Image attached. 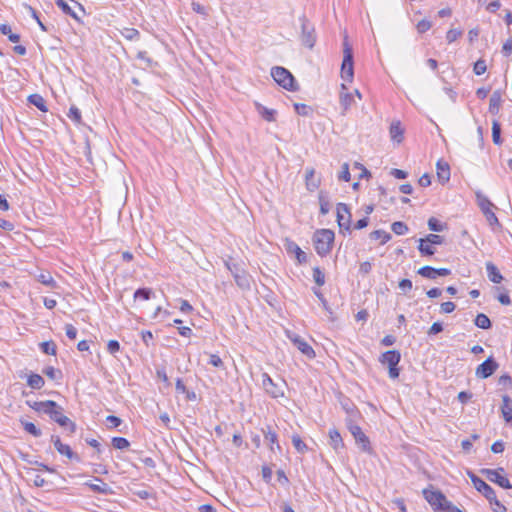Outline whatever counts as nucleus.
I'll return each mask as SVG.
<instances>
[{
  "label": "nucleus",
  "instance_id": "obj_22",
  "mask_svg": "<svg viewBox=\"0 0 512 512\" xmlns=\"http://www.w3.org/2000/svg\"><path fill=\"white\" fill-rule=\"evenodd\" d=\"M305 182L307 189L311 192L315 191L320 186V179L315 178L314 168H306Z\"/></svg>",
  "mask_w": 512,
  "mask_h": 512
},
{
  "label": "nucleus",
  "instance_id": "obj_17",
  "mask_svg": "<svg viewBox=\"0 0 512 512\" xmlns=\"http://www.w3.org/2000/svg\"><path fill=\"white\" fill-rule=\"evenodd\" d=\"M423 495L425 500L435 509L440 504V501L444 500V494L439 490L424 489Z\"/></svg>",
  "mask_w": 512,
  "mask_h": 512
},
{
  "label": "nucleus",
  "instance_id": "obj_52",
  "mask_svg": "<svg viewBox=\"0 0 512 512\" xmlns=\"http://www.w3.org/2000/svg\"><path fill=\"white\" fill-rule=\"evenodd\" d=\"M487 65L484 59H478L474 63L473 71L476 75H482L486 72Z\"/></svg>",
  "mask_w": 512,
  "mask_h": 512
},
{
  "label": "nucleus",
  "instance_id": "obj_27",
  "mask_svg": "<svg viewBox=\"0 0 512 512\" xmlns=\"http://www.w3.org/2000/svg\"><path fill=\"white\" fill-rule=\"evenodd\" d=\"M255 107H256V110L257 112L261 115V117L268 121V122H273L275 121V116L277 114L276 110L274 109H269L265 106H263L262 104L260 103H256L255 104Z\"/></svg>",
  "mask_w": 512,
  "mask_h": 512
},
{
  "label": "nucleus",
  "instance_id": "obj_61",
  "mask_svg": "<svg viewBox=\"0 0 512 512\" xmlns=\"http://www.w3.org/2000/svg\"><path fill=\"white\" fill-rule=\"evenodd\" d=\"M483 214L485 215L490 226L500 225L497 216L495 215V213L492 210L485 211V213H483Z\"/></svg>",
  "mask_w": 512,
  "mask_h": 512
},
{
  "label": "nucleus",
  "instance_id": "obj_14",
  "mask_svg": "<svg viewBox=\"0 0 512 512\" xmlns=\"http://www.w3.org/2000/svg\"><path fill=\"white\" fill-rule=\"evenodd\" d=\"M51 441L53 442L54 444V447L55 449L61 454V455H64L66 456L67 458L71 459V460H76V461H79L80 458L79 456L74 453L72 451V449L70 448L69 445L67 444H64L61 442L60 440V437L57 436V435H52L51 436Z\"/></svg>",
  "mask_w": 512,
  "mask_h": 512
},
{
  "label": "nucleus",
  "instance_id": "obj_64",
  "mask_svg": "<svg viewBox=\"0 0 512 512\" xmlns=\"http://www.w3.org/2000/svg\"><path fill=\"white\" fill-rule=\"evenodd\" d=\"M440 308H441L442 313L449 314L455 310L456 305L451 301H447V302H443L441 304Z\"/></svg>",
  "mask_w": 512,
  "mask_h": 512
},
{
  "label": "nucleus",
  "instance_id": "obj_32",
  "mask_svg": "<svg viewBox=\"0 0 512 512\" xmlns=\"http://www.w3.org/2000/svg\"><path fill=\"white\" fill-rule=\"evenodd\" d=\"M329 437L330 444L334 448V450L338 451L340 448H343L344 443L340 433L337 430H330Z\"/></svg>",
  "mask_w": 512,
  "mask_h": 512
},
{
  "label": "nucleus",
  "instance_id": "obj_1",
  "mask_svg": "<svg viewBox=\"0 0 512 512\" xmlns=\"http://www.w3.org/2000/svg\"><path fill=\"white\" fill-rule=\"evenodd\" d=\"M27 405L39 413L49 415V417L63 428L69 429L73 434L76 431V424L63 414V408L53 400L46 401H27Z\"/></svg>",
  "mask_w": 512,
  "mask_h": 512
},
{
  "label": "nucleus",
  "instance_id": "obj_23",
  "mask_svg": "<svg viewBox=\"0 0 512 512\" xmlns=\"http://www.w3.org/2000/svg\"><path fill=\"white\" fill-rule=\"evenodd\" d=\"M502 102V93L500 90H496L492 93L489 101V112L492 115H496L499 112Z\"/></svg>",
  "mask_w": 512,
  "mask_h": 512
},
{
  "label": "nucleus",
  "instance_id": "obj_60",
  "mask_svg": "<svg viewBox=\"0 0 512 512\" xmlns=\"http://www.w3.org/2000/svg\"><path fill=\"white\" fill-rule=\"evenodd\" d=\"M208 363L214 367L222 368L223 361L217 354H210Z\"/></svg>",
  "mask_w": 512,
  "mask_h": 512
},
{
  "label": "nucleus",
  "instance_id": "obj_5",
  "mask_svg": "<svg viewBox=\"0 0 512 512\" xmlns=\"http://www.w3.org/2000/svg\"><path fill=\"white\" fill-rule=\"evenodd\" d=\"M401 360V354L398 350H389L384 352L379 361L388 366V373L391 379L399 377L400 369L397 367Z\"/></svg>",
  "mask_w": 512,
  "mask_h": 512
},
{
  "label": "nucleus",
  "instance_id": "obj_7",
  "mask_svg": "<svg viewBox=\"0 0 512 512\" xmlns=\"http://www.w3.org/2000/svg\"><path fill=\"white\" fill-rule=\"evenodd\" d=\"M301 42L308 48H313L316 42L315 28L305 16L300 18Z\"/></svg>",
  "mask_w": 512,
  "mask_h": 512
},
{
  "label": "nucleus",
  "instance_id": "obj_62",
  "mask_svg": "<svg viewBox=\"0 0 512 512\" xmlns=\"http://www.w3.org/2000/svg\"><path fill=\"white\" fill-rule=\"evenodd\" d=\"M107 350L110 354L115 355L120 350V343L117 340H110L107 344Z\"/></svg>",
  "mask_w": 512,
  "mask_h": 512
},
{
  "label": "nucleus",
  "instance_id": "obj_40",
  "mask_svg": "<svg viewBox=\"0 0 512 512\" xmlns=\"http://www.w3.org/2000/svg\"><path fill=\"white\" fill-rule=\"evenodd\" d=\"M428 227L431 231L442 232L444 229L447 228V225L445 223H442L435 217H430L428 219Z\"/></svg>",
  "mask_w": 512,
  "mask_h": 512
},
{
  "label": "nucleus",
  "instance_id": "obj_11",
  "mask_svg": "<svg viewBox=\"0 0 512 512\" xmlns=\"http://www.w3.org/2000/svg\"><path fill=\"white\" fill-rule=\"evenodd\" d=\"M288 338L306 357L309 359H313L315 357L314 349L302 337L289 333Z\"/></svg>",
  "mask_w": 512,
  "mask_h": 512
},
{
  "label": "nucleus",
  "instance_id": "obj_45",
  "mask_svg": "<svg viewBox=\"0 0 512 512\" xmlns=\"http://www.w3.org/2000/svg\"><path fill=\"white\" fill-rule=\"evenodd\" d=\"M22 426L24 428V430L33 435L34 437H40L42 432L39 428L36 427V425L32 422H28V421H22Z\"/></svg>",
  "mask_w": 512,
  "mask_h": 512
},
{
  "label": "nucleus",
  "instance_id": "obj_28",
  "mask_svg": "<svg viewBox=\"0 0 512 512\" xmlns=\"http://www.w3.org/2000/svg\"><path fill=\"white\" fill-rule=\"evenodd\" d=\"M318 200L320 205V213L326 215L331 209L329 195L326 191L321 190L318 194Z\"/></svg>",
  "mask_w": 512,
  "mask_h": 512
},
{
  "label": "nucleus",
  "instance_id": "obj_3",
  "mask_svg": "<svg viewBox=\"0 0 512 512\" xmlns=\"http://www.w3.org/2000/svg\"><path fill=\"white\" fill-rule=\"evenodd\" d=\"M271 76L279 86L288 91H297L299 89V86L292 73L284 67H273L271 69Z\"/></svg>",
  "mask_w": 512,
  "mask_h": 512
},
{
  "label": "nucleus",
  "instance_id": "obj_35",
  "mask_svg": "<svg viewBox=\"0 0 512 512\" xmlns=\"http://www.w3.org/2000/svg\"><path fill=\"white\" fill-rule=\"evenodd\" d=\"M417 273L421 275L422 277H425L427 279L434 280L437 276V268H434L432 266H423L420 269H418Z\"/></svg>",
  "mask_w": 512,
  "mask_h": 512
},
{
  "label": "nucleus",
  "instance_id": "obj_37",
  "mask_svg": "<svg viewBox=\"0 0 512 512\" xmlns=\"http://www.w3.org/2000/svg\"><path fill=\"white\" fill-rule=\"evenodd\" d=\"M474 324L481 329H489L492 325L490 319L484 313H479L476 316Z\"/></svg>",
  "mask_w": 512,
  "mask_h": 512
},
{
  "label": "nucleus",
  "instance_id": "obj_34",
  "mask_svg": "<svg viewBox=\"0 0 512 512\" xmlns=\"http://www.w3.org/2000/svg\"><path fill=\"white\" fill-rule=\"evenodd\" d=\"M476 198L478 205L483 213H485V211L492 210L493 204L485 195H483L481 192H477Z\"/></svg>",
  "mask_w": 512,
  "mask_h": 512
},
{
  "label": "nucleus",
  "instance_id": "obj_24",
  "mask_svg": "<svg viewBox=\"0 0 512 512\" xmlns=\"http://www.w3.org/2000/svg\"><path fill=\"white\" fill-rule=\"evenodd\" d=\"M486 271H487V276L491 282H493L495 284H499L502 282L503 276L500 273V271L498 270V268L492 262L486 263Z\"/></svg>",
  "mask_w": 512,
  "mask_h": 512
},
{
  "label": "nucleus",
  "instance_id": "obj_25",
  "mask_svg": "<svg viewBox=\"0 0 512 512\" xmlns=\"http://www.w3.org/2000/svg\"><path fill=\"white\" fill-rule=\"evenodd\" d=\"M96 481L100 482V484H93V483H86V485L95 493H100L103 495H110L112 494L111 487L103 482L100 478H95Z\"/></svg>",
  "mask_w": 512,
  "mask_h": 512
},
{
  "label": "nucleus",
  "instance_id": "obj_4",
  "mask_svg": "<svg viewBox=\"0 0 512 512\" xmlns=\"http://www.w3.org/2000/svg\"><path fill=\"white\" fill-rule=\"evenodd\" d=\"M354 76L353 50L348 42V37L343 41V61L341 65V77L344 81L352 82Z\"/></svg>",
  "mask_w": 512,
  "mask_h": 512
},
{
  "label": "nucleus",
  "instance_id": "obj_63",
  "mask_svg": "<svg viewBox=\"0 0 512 512\" xmlns=\"http://www.w3.org/2000/svg\"><path fill=\"white\" fill-rule=\"evenodd\" d=\"M498 384L503 387H506V388H511V386H512L511 376L508 374H504V375L500 376L498 379Z\"/></svg>",
  "mask_w": 512,
  "mask_h": 512
},
{
  "label": "nucleus",
  "instance_id": "obj_12",
  "mask_svg": "<svg viewBox=\"0 0 512 512\" xmlns=\"http://www.w3.org/2000/svg\"><path fill=\"white\" fill-rule=\"evenodd\" d=\"M497 368L498 363L493 357H489L477 367L476 376L483 379L488 378L497 370Z\"/></svg>",
  "mask_w": 512,
  "mask_h": 512
},
{
  "label": "nucleus",
  "instance_id": "obj_33",
  "mask_svg": "<svg viewBox=\"0 0 512 512\" xmlns=\"http://www.w3.org/2000/svg\"><path fill=\"white\" fill-rule=\"evenodd\" d=\"M29 103L36 106L40 111L46 112L47 106L44 98L39 94H32L28 97Z\"/></svg>",
  "mask_w": 512,
  "mask_h": 512
},
{
  "label": "nucleus",
  "instance_id": "obj_56",
  "mask_svg": "<svg viewBox=\"0 0 512 512\" xmlns=\"http://www.w3.org/2000/svg\"><path fill=\"white\" fill-rule=\"evenodd\" d=\"M428 243L432 245H441L444 242L443 236H440L438 234H429L424 238Z\"/></svg>",
  "mask_w": 512,
  "mask_h": 512
},
{
  "label": "nucleus",
  "instance_id": "obj_10",
  "mask_svg": "<svg viewBox=\"0 0 512 512\" xmlns=\"http://www.w3.org/2000/svg\"><path fill=\"white\" fill-rule=\"evenodd\" d=\"M262 387L272 398H279L284 395L282 388L274 383L273 379L267 373L262 374Z\"/></svg>",
  "mask_w": 512,
  "mask_h": 512
},
{
  "label": "nucleus",
  "instance_id": "obj_49",
  "mask_svg": "<svg viewBox=\"0 0 512 512\" xmlns=\"http://www.w3.org/2000/svg\"><path fill=\"white\" fill-rule=\"evenodd\" d=\"M38 281L41 282L42 284L48 286V287H55L56 286V282L55 280L53 279V277L51 276L50 273H41L39 276H38Z\"/></svg>",
  "mask_w": 512,
  "mask_h": 512
},
{
  "label": "nucleus",
  "instance_id": "obj_42",
  "mask_svg": "<svg viewBox=\"0 0 512 512\" xmlns=\"http://www.w3.org/2000/svg\"><path fill=\"white\" fill-rule=\"evenodd\" d=\"M492 140L496 145H500L502 143L501 126L500 123L496 120H494L492 123Z\"/></svg>",
  "mask_w": 512,
  "mask_h": 512
},
{
  "label": "nucleus",
  "instance_id": "obj_43",
  "mask_svg": "<svg viewBox=\"0 0 512 512\" xmlns=\"http://www.w3.org/2000/svg\"><path fill=\"white\" fill-rule=\"evenodd\" d=\"M40 349L47 355L55 356L57 353L56 344L53 341H45L40 344Z\"/></svg>",
  "mask_w": 512,
  "mask_h": 512
},
{
  "label": "nucleus",
  "instance_id": "obj_18",
  "mask_svg": "<svg viewBox=\"0 0 512 512\" xmlns=\"http://www.w3.org/2000/svg\"><path fill=\"white\" fill-rule=\"evenodd\" d=\"M262 433L264 435V439L267 442V444L270 447L271 451H274V444L276 445V448L280 451L281 447L278 443V436L275 431L272 430L271 426H266L265 428H262Z\"/></svg>",
  "mask_w": 512,
  "mask_h": 512
},
{
  "label": "nucleus",
  "instance_id": "obj_13",
  "mask_svg": "<svg viewBox=\"0 0 512 512\" xmlns=\"http://www.w3.org/2000/svg\"><path fill=\"white\" fill-rule=\"evenodd\" d=\"M337 222L341 229L350 230L351 213L345 203L337 204Z\"/></svg>",
  "mask_w": 512,
  "mask_h": 512
},
{
  "label": "nucleus",
  "instance_id": "obj_44",
  "mask_svg": "<svg viewBox=\"0 0 512 512\" xmlns=\"http://www.w3.org/2000/svg\"><path fill=\"white\" fill-rule=\"evenodd\" d=\"M291 439H292V444H293L294 448L299 453L303 454L307 451V449H308L307 445L303 442V440L301 439V437L298 434L292 435Z\"/></svg>",
  "mask_w": 512,
  "mask_h": 512
},
{
  "label": "nucleus",
  "instance_id": "obj_6",
  "mask_svg": "<svg viewBox=\"0 0 512 512\" xmlns=\"http://www.w3.org/2000/svg\"><path fill=\"white\" fill-rule=\"evenodd\" d=\"M54 1H55V4L57 5V7L60 8L64 14L71 16L73 19H75L78 22H80L81 20H80V16L77 13L76 9L78 11H80L82 14H85L84 7L75 0H54Z\"/></svg>",
  "mask_w": 512,
  "mask_h": 512
},
{
  "label": "nucleus",
  "instance_id": "obj_59",
  "mask_svg": "<svg viewBox=\"0 0 512 512\" xmlns=\"http://www.w3.org/2000/svg\"><path fill=\"white\" fill-rule=\"evenodd\" d=\"M68 117L75 122H80L81 113L77 107L71 106L68 112Z\"/></svg>",
  "mask_w": 512,
  "mask_h": 512
},
{
  "label": "nucleus",
  "instance_id": "obj_29",
  "mask_svg": "<svg viewBox=\"0 0 512 512\" xmlns=\"http://www.w3.org/2000/svg\"><path fill=\"white\" fill-rule=\"evenodd\" d=\"M404 130L401 127L400 122H394L390 126L391 139L397 143H401L403 140Z\"/></svg>",
  "mask_w": 512,
  "mask_h": 512
},
{
  "label": "nucleus",
  "instance_id": "obj_31",
  "mask_svg": "<svg viewBox=\"0 0 512 512\" xmlns=\"http://www.w3.org/2000/svg\"><path fill=\"white\" fill-rule=\"evenodd\" d=\"M418 241H419L418 250L421 253V255L432 256L435 254V248L433 247L432 244L428 243L423 238H420Z\"/></svg>",
  "mask_w": 512,
  "mask_h": 512
},
{
  "label": "nucleus",
  "instance_id": "obj_38",
  "mask_svg": "<svg viewBox=\"0 0 512 512\" xmlns=\"http://www.w3.org/2000/svg\"><path fill=\"white\" fill-rule=\"evenodd\" d=\"M436 509L444 512H460V509L456 507L451 501H449L445 495L444 500L440 501V504L437 506Z\"/></svg>",
  "mask_w": 512,
  "mask_h": 512
},
{
  "label": "nucleus",
  "instance_id": "obj_8",
  "mask_svg": "<svg viewBox=\"0 0 512 512\" xmlns=\"http://www.w3.org/2000/svg\"><path fill=\"white\" fill-rule=\"evenodd\" d=\"M481 472L490 482H493L504 489L512 488L509 479L502 475L504 472L503 468L483 469Z\"/></svg>",
  "mask_w": 512,
  "mask_h": 512
},
{
  "label": "nucleus",
  "instance_id": "obj_16",
  "mask_svg": "<svg viewBox=\"0 0 512 512\" xmlns=\"http://www.w3.org/2000/svg\"><path fill=\"white\" fill-rule=\"evenodd\" d=\"M342 91L340 92V106L342 115H345L354 103L353 93L348 92L346 84H341Z\"/></svg>",
  "mask_w": 512,
  "mask_h": 512
},
{
  "label": "nucleus",
  "instance_id": "obj_19",
  "mask_svg": "<svg viewBox=\"0 0 512 512\" xmlns=\"http://www.w3.org/2000/svg\"><path fill=\"white\" fill-rule=\"evenodd\" d=\"M288 253H294L299 264L307 262V254L293 241H287L285 244Z\"/></svg>",
  "mask_w": 512,
  "mask_h": 512
},
{
  "label": "nucleus",
  "instance_id": "obj_36",
  "mask_svg": "<svg viewBox=\"0 0 512 512\" xmlns=\"http://www.w3.org/2000/svg\"><path fill=\"white\" fill-rule=\"evenodd\" d=\"M0 32L3 35H6L8 37V39H9V41H11L13 43H17V42L20 41V35L16 34V33H13L12 30H11V27L8 24H1L0 25Z\"/></svg>",
  "mask_w": 512,
  "mask_h": 512
},
{
  "label": "nucleus",
  "instance_id": "obj_15",
  "mask_svg": "<svg viewBox=\"0 0 512 512\" xmlns=\"http://www.w3.org/2000/svg\"><path fill=\"white\" fill-rule=\"evenodd\" d=\"M349 431L355 438L356 443L361 445L363 451L370 450V441L358 425H350Z\"/></svg>",
  "mask_w": 512,
  "mask_h": 512
},
{
  "label": "nucleus",
  "instance_id": "obj_46",
  "mask_svg": "<svg viewBox=\"0 0 512 512\" xmlns=\"http://www.w3.org/2000/svg\"><path fill=\"white\" fill-rule=\"evenodd\" d=\"M43 373L51 380H60L62 378V372L52 366L45 367Z\"/></svg>",
  "mask_w": 512,
  "mask_h": 512
},
{
  "label": "nucleus",
  "instance_id": "obj_55",
  "mask_svg": "<svg viewBox=\"0 0 512 512\" xmlns=\"http://www.w3.org/2000/svg\"><path fill=\"white\" fill-rule=\"evenodd\" d=\"M432 27V24L429 20L423 19L419 21L416 25V29L418 33L423 34L427 32Z\"/></svg>",
  "mask_w": 512,
  "mask_h": 512
},
{
  "label": "nucleus",
  "instance_id": "obj_48",
  "mask_svg": "<svg viewBox=\"0 0 512 512\" xmlns=\"http://www.w3.org/2000/svg\"><path fill=\"white\" fill-rule=\"evenodd\" d=\"M391 229L396 235H404L409 230L408 226L402 221H396L392 223Z\"/></svg>",
  "mask_w": 512,
  "mask_h": 512
},
{
  "label": "nucleus",
  "instance_id": "obj_53",
  "mask_svg": "<svg viewBox=\"0 0 512 512\" xmlns=\"http://www.w3.org/2000/svg\"><path fill=\"white\" fill-rule=\"evenodd\" d=\"M122 35L127 40H137L140 36V33L138 30H136L134 28H125L122 32Z\"/></svg>",
  "mask_w": 512,
  "mask_h": 512
},
{
  "label": "nucleus",
  "instance_id": "obj_41",
  "mask_svg": "<svg viewBox=\"0 0 512 512\" xmlns=\"http://www.w3.org/2000/svg\"><path fill=\"white\" fill-rule=\"evenodd\" d=\"M370 238L374 240L380 239L381 244H385L391 239V234L385 230H374L370 233Z\"/></svg>",
  "mask_w": 512,
  "mask_h": 512
},
{
  "label": "nucleus",
  "instance_id": "obj_20",
  "mask_svg": "<svg viewBox=\"0 0 512 512\" xmlns=\"http://www.w3.org/2000/svg\"><path fill=\"white\" fill-rule=\"evenodd\" d=\"M439 182L444 184L450 179V167L447 162L439 160L436 164Z\"/></svg>",
  "mask_w": 512,
  "mask_h": 512
},
{
  "label": "nucleus",
  "instance_id": "obj_30",
  "mask_svg": "<svg viewBox=\"0 0 512 512\" xmlns=\"http://www.w3.org/2000/svg\"><path fill=\"white\" fill-rule=\"evenodd\" d=\"M27 384L32 389L39 390L44 386L45 381L41 375L36 374V373H31L27 378Z\"/></svg>",
  "mask_w": 512,
  "mask_h": 512
},
{
  "label": "nucleus",
  "instance_id": "obj_2",
  "mask_svg": "<svg viewBox=\"0 0 512 512\" xmlns=\"http://www.w3.org/2000/svg\"><path fill=\"white\" fill-rule=\"evenodd\" d=\"M334 238L335 234L330 229H320L314 233L313 243L319 256L324 257L331 252Z\"/></svg>",
  "mask_w": 512,
  "mask_h": 512
},
{
  "label": "nucleus",
  "instance_id": "obj_57",
  "mask_svg": "<svg viewBox=\"0 0 512 512\" xmlns=\"http://www.w3.org/2000/svg\"><path fill=\"white\" fill-rule=\"evenodd\" d=\"M294 109H295L296 113L301 116H307L311 110V108L309 106H307L306 104H302V103H295Z\"/></svg>",
  "mask_w": 512,
  "mask_h": 512
},
{
  "label": "nucleus",
  "instance_id": "obj_58",
  "mask_svg": "<svg viewBox=\"0 0 512 512\" xmlns=\"http://www.w3.org/2000/svg\"><path fill=\"white\" fill-rule=\"evenodd\" d=\"M491 505H494V512H507V508L497 499L496 494L494 495L493 500H488Z\"/></svg>",
  "mask_w": 512,
  "mask_h": 512
},
{
  "label": "nucleus",
  "instance_id": "obj_50",
  "mask_svg": "<svg viewBox=\"0 0 512 512\" xmlns=\"http://www.w3.org/2000/svg\"><path fill=\"white\" fill-rule=\"evenodd\" d=\"M112 445L114 448L122 450L128 448L130 443L124 437H114L112 439Z\"/></svg>",
  "mask_w": 512,
  "mask_h": 512
},
{
  "label": "nucleus",
  "instance_id": "obj_47",
  "mask_svg": "<svg viewBox=\"0 0 512 512\" xmlns=\"http://www.w3.org/2000/svg\"><path fill=\"white\" fill-rule=\"evenodd\" d=\"M153 295L151 288H139L134 293V299L149 300Z\"/></svg>",
  "mask_w": 512,
  "mask_h": 512
},
{
  "label": "nucleus",
  "instance_id": "obj_9",
  "mask_svg": "<svg viewBox=\"0 0 512 512\" xmlns=\"http://www.w3.org/2000/svg\"><path fill=\"white\" fill-rule=\"evenodd\" d=\"M468 474L475 489L480 492L487 500H493L494 495L496 494L494 489L474 473L469 472Z\"/></svg>",
  "mask_w": 512,
  "mask_h": 512
},
{
  "label": "nucleus",
  "instance_id": "obj_39",
  "mask_svg": "<svg viewBox=\"0 0 512 512\" xmlns=\"http://www.w3.org/2000/svg\"><path fill=\"white\" fill-rule=\"evenodd\" d=\"M436 509L444 512H460V509L456 507L451 501H449L445 495L444 500L440 501V504L437 506Z\"/></svg>",
  "mask_w": 512,
  "mask_h": 512
},
{
  "label": "nucleus",
  "instance_id": "obj_21",
  "mask_svg": "<svg viewBox=\"0 0 512 512\" xmlns=\"http://www.w3.org/2000/svg\"><path fill=\"white\" fill-rule=\"evenodd\" d=\"M501 412L504 420L512 424V399L508 395L502 397Z\"/></svg>",
  "mask_w": 512,
  "mask_h": 512
},
{
  "label": "nucleus",
  "instance_id": "obj_51",
  "mask_svg": "<svg viewBox=\"0 0 512 512\" xmlns=\"http://www.w3.org/2000/svg\"><path fill=\"white\" fill-rule=\"evenodd\" d=\"M313 279L318 286L325 284V275L319 267L313 268Z\"/></svg>",
  "mask_w": 512,
  "mask_h": 512
},
{
  "label": "nucleus",
  "instance_id": "obj_26",
  "mask_svg": "<svg viewBox=\"0 0 512 512\" xmlns=\"http://www.w3.org/2000/svg\"><path fill=\"white\" fill-rule=\"evenodd\" d=\"M237 286L243 290H249L251 287V280L248 273L243 270L240 273L233 276Z\"/></svg>",
  "mask_w": 512,
  "mask_h": 512
},
{
  "label": "nucleus",
  "instance_id": "obj_54",
  "mask_svg": "<svg viewBox=\"0 0 512 512\" xmlns=\"http://www.w3.org/2000/svg\"><path fill=\"white\" fill-rule=\"evenodd\" d=\"M462 31L459 30V29H450L447 33H446V40L448 43H452L454 41H456L461 35H462Z\"/></svg>",
  "mask_w": 512,
  "mask_h": 512
}]
</instances>
